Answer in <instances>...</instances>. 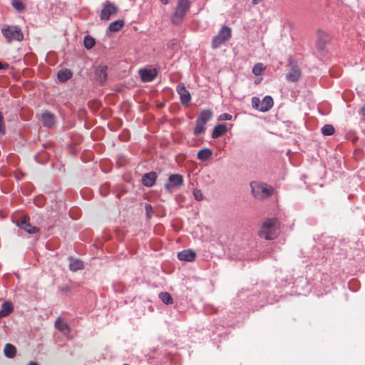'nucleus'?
Here are the masks:
<instances>
[{
    "instance_id": "obj_1",
    "label": "nucleus",
    "mask_w": 365,
    "mask_h": 365,
    "mask_svg": "<svg viewBox=\"0 0 365 365\" xmlns=\"http://www.w3.org/2000/svg\"><path fill=\"white\" fill-rule=\"evenodd\" d=\"M280 233V225L277 219H267L262 225L258 232L259 237L266 240H272L277 237Z\"/></svg>"
},
{
    "instance_id": "obj_2",
    "label": "nucleus",
    "mask_w": 365,
    "mask_h": 365,
    "mask_svg": "<svg viewBox=\"0 0 365 365\" xmlns=\"http://www.w3.org/2000/svg\"><path fill=\"white\" fill-rule=\"evenodd\" d=\"M252 193L258 200H264L270 197L274 192V188L265 183L252 182L250 183Z\"/></svg>"
},
{
    "instance_id": "obj_3",
    "label": "nucleus",
    "mask_w": 365,
    "mask_h": 365,
    "mask_svg": "<svg viewBox=\"0 0 365 365\" xmlns=\"http://www.w3.org/2000/svg\"><path fill=\"white\" fill-rule=\"evenodd\" d=\"M190 5L189 0H178L175 14L171 18L172 23L176 25L180 24L189 11Z\"/></svg>"
},
{
    "instance_id": "obj_4",
    "label": "nucleus",
    "mask_w": 365,
    "mask_h": 365,
    "mask_svg": "<svg viewBox=\"0 0 365 365\" xmlns=\"http://www.w3.org/2000/svg\"><path fill=\"white\" fill-rule=\"evenodd\" d=\"M1 33L8 42L13 41H21L24 39V34L20 28L16 26H7L1 29Z\"/></svg>"
},
{
    "instance_id": "obj_5",
    "label": "nucleus",
    "mask_w": 365,
    "mask_h": 365,
    "mask_svg": "<svg viewBox=\"0 0 365 365\" xmlns=\"http://www.w3.org/2000/svg\"><path fill=\"white\" fill-rule=\"evenodd\" d=\"M231 34V29L225 25L222 26L217 35L212 38V48L220 47L225 41L230 38Z\"/></svg>"
},
{
    "instance_id": "obj_6",
    "label": "nucleus",
    "mask_w": 365,
    "mask_h": 365,
    "mask_svg": "<svg viewBox=\"0 0 365 365\" xmlns=\"http://www.w3.org/2000/svg\"><path fill=\"white\" fill-rule=\"evenodd\" d=\"M184 179L180 174H172L168 178V182L165 184L166 191L172 192L183 185Z\"/></svg>"
},
{
    "instance_id": "obj_7",
    "label": "nucleus",
    "mask_w": 365,
    "mask_h": 365,
    "mask_svg": "<svg viewBox=\"0 0 365 365\" xmlns=\"http://www.w3.org/2000/svg\"><path fill=\"white\" fill-rule=\"evenodd\" d=\"M119 9L113 3L106 2L101 11L100 18L102 21H108L111 16L115 15Z\"/></svg>"
},
{
    "instance_id": "obj_8",
    "label": "nucleus",
    "mask_w": 365,
    "mask_h": 365,
    "mask_svg": "<svg viewBox=\"0 0 365 365\" xmlns=\"http://www.w3.org/2000/svg\"><path fill=\"white\" fill-rule=\"evenodd\" d=\"M176 91L180 96L181 103L183 105H187L191 100V96L190 92L185 88L184 84L181 83L178 85Z\"/></svg>"
},
{
    "instance_id": "obj_9",
    "label": "nucleus",
    "mask_w": 365,
    "mask_h": 365,
    "mask_svg": "<svg viewBox=\"0 0 365 365\" xmlns=\"http://www.w3.org/2000/svg\"><path fill=\"white\" fill-rule=\"evenodd\" d=\"M19 226L26 231L28 233L33 234L38 232V228L31 226L29 222V217L24 216L19 222Z\"/></svg>"
},
{
    "instance_id": "obj_10",
    "label": "nucleus",
    "mask_w": 365,
    "mask_h": 365,
    "mask_svg": "<svg viewBox=\"0 0 365 365\" xmlns=\"http://www.w3.org/2000/svg\"><path fill=\"white\" fill-rule=\"evenodd\" d=\"M301 77V71L298 66L292 64L286 78L291 82H297Z\"/></svg>"
},
{
    "instance_id": "obj_11",
    "label": "nucleus",
    "mask_w": 365,
    "mask_h": 365,
    "mask_svg": "<svg viewBox=\"0 0 365 365\" xmlns=\"http://www.w3.org/2000/svg\"><path fill=\"white\" fill-rule=\"evenodd\" d=\"M141 80L143 82H150L157 76L155 69H140L139 71Z\"/></svg>"
},
{
    "instance_id": "obj_12",
    "label": "nucleus",
    "mask_w": 365,
    "mask_h": 365,
    "mask_svg": "<svg viewBox=\"0 0 365 365\" xmlns=\"http://www.w3.org/2000/svg\"><path fill=\"white\" fill-rule=\"evenodd\" d=\"M178 257L181 261L192 262L195 260L196 255L192 250H187L178 252Z\"/></svg>"
},
{
    "instance_id": "obj_13",
    "label": "nucleus",
    "mask_w": 365,
    "mask_h": 365,
    "mask_svg": "<svg viewBox=\"0 0 365 365\" xmlns=\"http://www.w3.org/2000/svg\"><path fill=\"white\" fill-rule=\"evenodd\" d=\"M157 178V175L155 172H150L145 174L142 178V182L146 187H152Z\"/></svg>"
},
{
    "instance_id": "obj_14",
    "label": "nucleus",
    "mask_w": 365,
    "mask_h": 365,
    "mask_svg": "<svg viewBox=\"0 0 365 365\" xmlns=\"http://www.w3.org/2000/svg\"><path fill=\"white\" fill-rule=\"evenodd\" d=\"M213 113L210 110H203L198 115L197 120L202 124H206L212 118Z\"/></svg>"
},
{
    "instance_id": "obj_15",
    "label": "nucleus",
    "mask_w": 365,
    "mask_h": 365,
    "mask_svg": "<svg viewBox=\"0 0 365 365\" xmlns=\"http://www.w3.org/2000/svg\"><path fill=\"white\" fill-rule=\"evenodd\" d=\"M274 102L273 99L271 96H265L262 101H261V112H267L272 108L273 106Z\"/></svg>"
},
{
    "instance_id": "obj_16",
    "label": "nucleus",
    "mask_w": 365,
    "mask_h": 365,
    "mask_svg": "<svg viewBox=\"0 0 365 365\" xmlns=\"http://www.w3.org/2000/svg\"><path fill=\"white\" fill-rule=\"evenodd\" d=\"M95 73L98 81L104 82L107 79V67L98 66L96 68Z\"/></svg>"
},
{
    "instance_id": "obj_17",
    "label": "nucleus",
    "mask_w": 365,
    "mask_h": 365,
    "mask_svg": "<svg viewBox=\"0 0 365 365\" xmlns=\"http://www.w3.org/2000/svg\"><path fill=\"white\" fill-rule=\"evenodd\" d=\"M227 132V127L225 125H217L212 131V138L215 139L223 135Z\"/></svg>"
},
{
    "instance_id": "obj_18",
    "label": "nucleus",
    "mask_w": 365,
    "mask_h": 365,
    "mask_svg": "<svg viewBox=\"0 0 365 365\" xmlns=\"http://www.w3.org/2000/svg\"><path fill=\"white\" fill-rule=\"evenodd\" d=\"M42 121L44 126L51 127L55 123V117L50 113L42 114Z\"/></svg>"
},
{
    "instance_id": "obj_19",
    "label": "nucleus",
    "mask_w": 365,
    "mask_h": 365,
    "mask_svg": "<svg viewBox=\"0 0 365 365\" xmlns=\"http://www.w3.org/2000/svg\"><path fill=\"white\" fill-rule=\"evenodd\" d=\"M212 150L210 148H205L200 150L197 153V156L198 160L205 161V160H207V159H209L212 156Z\"/></svg>"
},
{
    "instance_id": "obj_20",
    "label": "nucleus",
    "mask_w": 365,
    "mask_h": 365,
    "mask_svg": "<svg viewBox=\"0 0 365 365\" xmlns=\"http://www.w3.org/2000/svg\"><path fill=\"white\" fill-rule=\"evenodd\" d=\"M14 311L11 302L6 301L1 304V317L8 316Z\"/></svg>"
},
{
    "instance_id": "obj_21",
    "label": "nucleus",
    "mask_w": 365,
    "mask_h": 365,
    "mask_svg": "<svg viewBox=\"0 0 365 365\" xmlns=\"http://www.w3.org/2000/svg\"><path fill=\"white\" fill-rule=\"evenodd\" d=\"M4 354L8 358H13L16 354V349L11 344H6L4 349Z\"/></svg>"
},
{
    "instance_id": "obj_22",
    "label": "nucleus",
    "mask_w": 365,
    "mask_h": 365,
    "mask_svg": "<svg viewBox=\"0 0 365 365\" xmlns=\"http://www.w3.org/2000/svg\"><path fill=\"white\" fill-rule=\"evenodd\" d=\"M124 24V21L119 19L110 23L108 26V29L111 32H117L123 27Z\"/></svg>"
},
{
    "instance_id": "obj_23",
    "label": "nucleus",
    "mask_w": 365,
    "mask_h": 365,
    "mask_svg": "<svg viewBox=\"0 0 365 365\" xmlns=\"http://www.w3.org/2000/svg\"><path fill=\"white\" fill-rule=\"evenodd\" d=\"M72 77V72L69 69L61 70L58 72V78L61 82H65Z\"/></svg>"
},
{
    "instance_id": "obj_24",
    "label": "nucleus",
    "mask_w": 365,
    "mask_h": 365,
    "mask_svg": "<svg viewBox=\"0 0 365 365\" xmlns=\"http://www.w3.org/2000/svg\"><path fill=\"white\" fill-rule=\"evenodd\" d=\"M69 269L73 272H76L83 269V262L78 259L71 260L69 264Z\"/></svg>"
},
{
    "instance_id": "obj_25",
    "label": "nucleus",
    "mask_w": 365,
    "mask_h": 365,
    "mask_svg": "<svg viewBox=\"0 0 365 365\" xmlns=\"http://www.w3.org/2000/svg\"><path fill=\"white\" fill-rule=\"evenodd\" d=\"M159 298L164 304L167 305L172 304L173 303V299L171 294L167 292H160L159 294Z\"/></svg>"
},
{
    "instance_id": "obj_26",
    "label": "nucleus",
    "mask_w": 365,
    "mask_h": 365,
    "mask_svg": "<svg viewBox=\"0 0 365 365\" xmlns=\"http://www.w3.org/2000/svg\"><path fill=\"white\" fill-rule=\"evenodd\" d=\"M55 327L57 329H58L59 331L64 334H67L68 332V326L65 322L61 321L60 319H58L56 321Z\"/></svg>"
},
{
    "instance_id": "obj_27",
    "label": "nucleus",
    "mask_w": 365,
    "mask_h": 365,
    "mask_svg": "<svg viewBox=\"0 0 365 365\" xmlns=\"http://www.w3.org/2000/svg\"><path fill=\"white\" fill-rule=\"evenodd\" d=\"M329 41V36L327 33L323 31H318V42L324 45Z\"/></svg>"
},
{
    "instance_id": "obj_28",
    "label": "nucleus",
    "mask_w": 365,
    "mask_h": 365,
    "mask_svg": "<svg viewBox=\"0 0 365 365\" xmlns=\"http://www.w3.org/2000/svg\"><path fill=\"white\" fill-rule=\"evenodd\" d=\"M11 5L19 12H22L26 9V5L19 0H11Z\"/></svg>"
},
{
    "instance_id": "obj_29",
    "label": "nucleus",
    "mask_w": 365,
    "mask_h": 365,
    "mask_svg": "<svg viewBox=\"0 0 365 365\" xmlns=\"http://www.w3.org/2000/svg\"><path fill=\"white\" fill-rule=\"evenodd\" d=\"M335 129L333 125L327 124L322 128V133L324 135H331L334 133Z\"/></svg>"
},
{
    "instance_id": "obj_30",
    "label": "nucleus",
    "mask_w": 365,
    "mask_h": 365,
    "mask_svg": "<svg viewBox=\"0 0 365 365\" xmlns=\"http://www.w3.org/2000/svg\"><path fill=\"white\" fill-rule=\"evenodd\" d=\"M205 129L206 128L205 124H202L201 123L196 121V126L194 129L193 133L195 135H198L202 133Z\"/></svg>"
},
{
    "instance_id": "obj_31",
    "label": "nucleus",
    "mask_w": 365,
    "mask_h": 365,
    "mask_svg": "<svg viewBox=\"0 0 365 365\" xmlns=\"http://www.w3.org/2000/svg\"><path fill=\"white\" fill-rule=\"evenodd\" d=\"M95 44V40L90 36H87L84 38V46L87 49H90L93 47Z\"/></svg>"
},
{
    "instance_id": "obj_32",
    "label": "nucleus",
    "mask_w": 365,
    "mask_h": 365,
    "mask_svg": "<svg viewBox=\"0 0 365 365\" xmlns=\"http://www.w3.org/2000/svg\"><path fill=\"white\" fill-rule=\"evenodd\" d=\"M264 66H263V64L262 63H257L254 66L253 68H252V73L255 75V76H259L262 74L263 70H264Z\"/></svg>"
},
{
    "instance_id": "obj_33",
    "label": "nucleus",
    "mask_w": 365,
    "mask_h": 365,
    "mask_svg": "<svg viewBox=\"0 0 365 365\" xmlns=\"http://www.w3.org/2000/svg\"><path fill=\"white\" fill-rule=\"evenodd\" d=\"M252 106L254 108L260 111L261 101L259 98L257 97H253L252 98Z\"/></svg>"
},
{
    "instance_id": "obj_34",
    "label": "nucleus",
    "mask_w": 365,
    "mask_h": 365,
    "mask_svg": "<svg viewBox=\"0 0 365 365\" xmlns=\"http://www.w3.org/2000/svg\"><path fill=\"white\" fill-rule=\"evenodd\" d=\"M193 195H194L195 198L198 201H200L203 199L202 194L200 190H197V189L194 190Z\"/></svg>"
},
{
    "instance_id": "obj_35",
    "label": "nucleus",
    "mask_w": 365,
    "mask_h": 365,
    "mask_svg": "<svg viewBox=\"0 0 365 365\" xmlns=\"http://www.w3.org/2000/svg\"><path fill=\"white\" fill-rule=\"evenodd\" d=\"M220 118L221 120H230L232 119V115L228 113H224L221 115Z\"/></svg>"
},
{
    "instance_id": "obj_36",
    "label": "nucleus",
    "mask_w": 365,
    "mask_h": 365,
    "mask_svg": "<svg viewBox=\"0 0 365 365\" xmlns=\"http://www.w3.org/2000/svg\"><path fill=\"white\" fill-rule=\"evenodd\" d=\"M9 67V65L7 63H1V70L7 68Z\"/></svg>"
},
{
    "instance_id": "obj_37",
    "label": "nucleus",
    "mask_w": 365,
    "mask_h": 365,
    "mask_svg": "<svg viewBox=\"0 0 365 365\" xmlns=\"http://www.w3.org/2000/svg\"><path fill=\"white\" fill-rule=\"evenodd\" d=\"M259 0H252V4L254 5H256V4H259Z\"/></svg>"
},
{
    "instance_id": "obj_38",
    "label": "nucleus",
    "mask_w": 365,
    "mask_h": 365,
    "mask_svg": "<svg viewBox=\"0 0 365 365\" xmlns=\"http://www.w3.org/2000/svg\"><path fill=\"white\" fill-rule=\"evenodd\" d=\"M27 365H38L36 362L31 361Z\"/></svg>"
},
{
    "instance_id": "obj_39",
    "label": "nucleus",
    "mask_w": 365,
    "mask_h": 365,
    "mask_svg": "<svg viewBox=\"0 0 365 365\" xmlns=\"http://www.w3.org/2000/svg\"><path fill=\"white\" fill-rule=\"evenodd\" d=\"M161 1L163 2V4H167L168 3V0H161Z\"/></svg>"
},
{
    "instance_id": "obj_40",
    "label": "nucleus",
    "mask_w": 365,
    "mask_h": 365,
    "mask_svg": "<svg viewBox=\"0 0 365 365\" xmlns=\"http://www.w3.org/2000/svg\"><path fill=\"white\" fill-rule=\"evenodd\" d=\"M1 134H4V130H3V128H2V127H1Z\"/></svg>"
}]
</instances>
